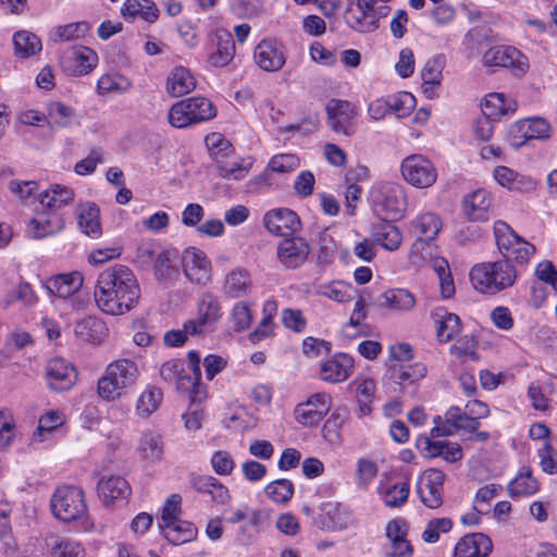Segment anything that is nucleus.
<instances>
[{"label": "nucleus", "mask_w": 557, "mask_h": 557, "mask_svg": "<svg viewBox=\"0 0 557 557\" xmlns=\"http://www.w3.org/2000/svg\"><path fill=\"white\" fill-rule=\"evenodd\" d=\"M140 294L135 273L127 265L113 264L98 274L94 297L103 313L116 317L132 311Z\"/></svg>", "instance_id": "f257e3e1"}, {"label": "nucleus", "mask_w": 557, "mask_h": 557, "mask_svg": "<svg viewBox=\"0 0 557 557\" xmlns=\"http://www.w3.org/2000/svg\"><path fill=\"white\" fill-rule=\"evenodd\" d=\"M520 277V271L508 260L475 263L469 272V280L481 295L493 297L512 288Z\"/></svg>", "instance_id": "f03ea898"}, {"label": "nucleus", "mask_w": 557, "mask_h": 557, "mask_svg": "<svg viewBox=\"0 0 557 557\" xmlns=\"http://www.w3.org/2000/svg\"><path fill=\"white\" fill-rule=\"evenodd\" d=\"M140 371L137 362L129 358L111 361L97 382L98 396L107 401H114L124 396L138 382Z\"/></svg>", "instance_id": "7ed1b4c3"}, {"label": "nucleus", "mask_w": 557, "mask_h": 557, "mask_svg": "<svg viewBox=\"0 0 557 557\" xmlns=\"http://www.w3.org/2000/svg\"><path fill=\"white\" fill-rule=\"evenodd\" d=\"M493 231L500 260H508L517 270L527 268L535 253V246L519 236L504 221H496Z\"/></svg>", "instance_id": "20e7f679"}, {"label": "nucleus", "mask_w": 557, "mask_h": 557, "mask_svg": "<svg viewBox=\"0 0 557 557\" xmlns=\"http://www.w3.org/2000/svg\"><path fill=\"white\" fill-rule=\"evenodd\" d=\"M374 214L381 220L396 221L407 209V195L404 187L394 182H382L370 191Z\"/></svg>", "instance_id": "39448f33"}, {"label": "nucleus", "mask_w": 557, "mask_h": 557, "mask_svg": "<svg viewBox=\"0 0 557 557\" xmlns=\"http://www.w3.org/2000/svg\"><path fill=\"white\" fill-rule=\"evenodd\" d=\"M51 510L54 517L64 522L79 521L87 530L88 509L84 492L73 485L59 486L51 498Z\"/></svg>", "instance_id": "423d86ee"}, {"label": "nucleus", "mask_w": 557, "mask_h": 557, "mask_svg": "<svg viewBox=\"0 0 557 557\" xmlns=\"http://www.w3.org/2000/svg\"><path fill=\"white\" fill-rule=\"evenodd\" d=\"M216 116V108L206 97L195 96L172 104L168 113L169 123L175 128H185Z\"/></svg>", "instance_id": "0eeeda50"}, {"label": "nucleus", "mask_w": 557, "mask_h": 557, "mask_svg": "<svg viewBox=\"0 0 557 557\" xmlns=\"http://www.w3.org/2000/svg\"><path fill=\"white\" fill-rule=\"evenodd\" d=\"M84 282L83 272L75 270L49 276L44 287L51 297L66 300L73 310H81L88 301L87 294L83 290Z\"/></svg>", "instance_id": "6e6552de"}, {"label": "nucleus", "mask_w": 557, "mask_h": 557, "mask_svg": "<svg viewBox=\"0 0 557 557\" xmlns=\"http://www.w3.org/2000/svg\"><path fill=\"white\" fill-rule=\"evenodd\" d=\"M400 173L407 184L419 189L433 186L438 176L434 162L422 153H412L404 158Z\"/></svg>", "instance_id": "1a4fd4ad"}, {"label": "nucleus", "mask_w": 557, "mask_h": 557, "mask_svg": "<svg viewBox=\"0 0 557 557\" xmlns=\"http://www.w3.org/2000/svg\"><path fill=\"white\" fill-rule=\"evenodd\" d=\"M197 315L188 320V326L200 336L213 333L223 317L222 305L212 292H203L197 299Z\"/></svg>", "instance_id": "9d476101"}, {"label": "nucleus", "mask_w": 557, "mask_h": 557, "mask_svg": "<svg viewBox=\"0 0 557 557\" xmlns=\"http://www.w3.org/2000/svg\"><path fill=\"white\" fill-rule=\"evenodd\" d=\"M485 66H499L508 69L515 76H524L529 69V58L512 46H495L486 50L482 58Z\"/></svg>", "instance_id": "9b49d317"}, {"label": "nucleus", "mask_w": 557, "mask_h": 557, "mask_svg": "<svg viewBox=\"0 0 557 557\" xmlns=\"http://www.w3.org/2000/svg\"><path fill=\"white\" fill-rule=\"evenodd\" d=\"M332 397L325 392L314 393L299 403L294 410L295 420L302 426H315L330 412Z\"/></svg>", "instance_id": "f8f14e48"}, {"label": "nucleus", "mask_w": 557, "mask_h": 557, "mask_svg": "<svg viewBox=\"0 0 557 557\" xmlns=\"http://www.w3.org/2000/svg\"><path fill=\"white\" fill-rule=\"evenodd\" d=\"M310 252L311 246L306 238L292 236L277 244L276 259L283 269L296 270L307 262Z\"/></svg>", "instance_id": "ddd939ff"}, {"label": "nucleus", "mask_w": 557, "mask_h": 557, "mask_svg": "<svg viewBox=\"0 0 557 557\" xmlns=\"http://www.w3.org/2000/svg\"><path fill=\"white\" fill-rule=\"evenodd\" d=\"M552 135L549 122L543 117H527L517 121L509 132L511 146L519 148L529 140H546Z\"/></svg>", "instance_id": "4468645a"}, {"label": "nucleus", "mask_w": 557, "mask_h": 557, "mask_svg": "<svg viewBox=\"0 0 557 557\" xmlns=\"http://www.w3.org/2000/svg\"><path fill=\"white\" fill-rule=\"evenodd\" d=\"M445 478V473L435 468L426 469L419 476L417 493L426 507L435 509L442 505Z\"/></svg>", "instance_id": "2eb2a0df"}, {"label": "nucleus", "mask_w": 557, "mask_h": 557, "mask_svg": "<svg viewBox=\"0 0 557 557\" xmlns=\"http://www.w3.org/2000/svg\"><path fill=\"white\" fill-rule=\"evenodd\" d=\"M387 543L383 547L384 557H412L413 547L407 539L408 525L404 519L391 520L385 528Z\"/></svg>", "instance_id": "dca6fc26"}, {"label": "nucleus", "mask_w": 557, "mask_h": 557, "mask_svg": "<svg viewBox=\"0 0 557 557\" xmlns=\"http://www.w3.org/2000/svg\"><path fill=\"white\" fill-rule=\"evenodd\" d=\"M182 261L184 274L191 283L206 285L211 281L212 263L203 250L188 247L183 252Z\"/></svg>", "instance_id": "f3484780"}, {"label": "nucleus", "mask_w": 557, "mask_h": 557, "mask_svg": "<svg viewBox=\"0 0 557 557\" xmlns=\"http://www.w3.org/2000/svg\"><path fill=\"white\" fill-rule=\"evenodd\" d=\"M98 54L90 48L79 46L66 50L61 57L62 70L71 76L90 73L98 64Z\"/></svg>", "instance_id": "a211bd4d"}, {"label": "nucleus", "mask_w": 557, "mask_h": 557, "mask_svg": "<svg viewBox=\"0 0 557 557\" xmlns=\"http://www.w3.org/2000/svg\"><path fill=\"white\" fill-rule=\"evenodd\" d=\"M263 224L269 233L284 238L295 236L301 228L299 216L288 208L268 211L263 216Z\"/></svg>", "instance_id": "6ab92c4d"}, {"label": "nucleus", "mask_w": 557, "mask_h": 557, "mask_svg": "<svg viewBox=\"0 0 557 557\" xmlns=\"http://www.w3.org/2000/svg\"><path fill=\"white\" fill-rule=\"evenodd\" d=\"M329 123L333 131L350 136L355 132L358 111L346 100L332 99L326 106Z\"/></svg>", "instance_id": "aec40b11"}, {"label": "nucleus", "mask_w": 557, "mask_h": 557, "mask_svg": "<svg viewBox=\"0 0 557 557\" xmlns=\"http://www.w3.org/2000/svg\"><path fill=\"white\" fill-rule=\"evenodd\" d=\"M493 202V195L488 190L478 188L463 196L461 211L472 222H485L492 215Z\"/></svg>", "instance_id": "412c9836"}, {"label": "nucleus", "mask_w": 557, "mask_h": 557, "mask_svg": "<svg viewBox=\"0 0 557 557\" xmlns=\"http://www.w3.org/2000/svg\"><path fill=\"white\" fill-rule=\"evenodd\" d=\"M189 484L195 492L208 496L215 505L225 506L232 500L230 488L211 474L193 473L189 476Z\"/></svg>", "instance_id": "4be33fe9"}, {"label": "nucleus", "mask_w": 557, "mask_h": 557, "mask_svg": "<svg viewBox=\"0 0 557 557\" xmlns=\"http://www.w3.org/2000/svg\"><path fill=\"white\" fill-rule=\"evenodd\" d=\"M46 380L51 389L69 391L77 381V371L70 361L59 357L52 358L46 366Z\"/></svg>", "instance_id": "5701e85b"}, {"label": "nucleus", "mask_w": 557, "mask_h": 557, "mask_svg": "<svg viewBox=\"0 0 557 557\" xmlns=\"http://www.w3.org/2000/svg\"><path fill=\"white\" fill-rule=\"evenodd\" d=\"M253 60L261 70L276 72L286 62L284 47L275 39H263L253 50Z\"/></svg>", "instance_id": "b1692460"}, {"label": "nucleus", "mask_w": 557, "mask_h": 557, "mask_svg": "<svg viewBox=\"0 0 557 557\" xmlns=\"http://www.w3.org/2000/svg\"><path fill=\"white\" fill-rule=\"evenodd\" d=\"M417 447L429 459L442 457L447 462H457L463 456L458 443L447 440H432L428 435L420 436L417 440Z\"/></svg>", "instance_id": "393cba45"}, {"label": "nucleus", "mask_w": 557, "mask_h": 557, "mask_svg": "<svg viewBox=\"0 0 557 557\" xmlns=\"http://www.w3.org/2000/svg\"><path fill=\"white\" fill-rule=\"evenodd\" d=\"M347 24L359 33H370L377 28V15L374 3L358 1L352 3L345 15Z\"/></svg>", "instance_id": "a878e982"}, {"label": "nucleus", "mask_w": 557, "mask_h": 557, "mask_svg": "<svg viewBox=\"0 0 557 557\" xmlns=\"http://www.w3.org/2000/svg\"><path fill=\"white\" fill-rule=\"evenodd\" d=\"M160 376L164 382L174 384L177 391L188 394L193 403V393L196 387L190 374L186 371L184 360L171 359L163 362L160 367Z\"/></svg>", "instance_id": "bb28decb"}, {"label": "nucleus", "mask_w": 557, "mask_h": 557, "mask_svg": "<svg viewBox=\"0 0 557 557\" xmlns=\"http://www.w3.org/2000/svg\"><path fill=\"white\" fill-rule=\"evenodd\" d=\"M355 361L348 354L339 352L323 361L320 368L322 381L336 384L346 381L352 373Z\"/></svg>", "instance_id": "cd10ccee"}, {"label": "nucleus", "mask_w": 557, "mask_h": 557, "mask_svg": "<svg viewBox=\"0 0 557 557\" xmlns=\"http://www.w3.org/2000/svg\"><path fill=\"white\" fill-rule=\"evenodd\" d=\"M75 191L63 184H51L38 194V201L42 211L58 213L59 210L74 202Z\"/></svg>", "instance_id": "c85d7f7f"}, {"label": "nucleus", "mask_w": 557, "mask_h": 557, "mask_svg": "<svg viewBox=\"0 0 557 557\" xmlns=\"http://www.w3.org/2000/svg\"><path fill=\"white\" fill-rule=\"evenodd\" d=\"M216 49L208 54V65L212 67H224L228 65L236 52L235 42L230 30L223 27H218L212 33Z\"/></svg>", "instance_id": "c756f323"}, {"label": "nucleus", "mask_w": 557, "mask_h": 557, "mask_svg": "<svg viewBox=\"0 0 557 557\" xmlns=\"http://www.w3.org/2000/svg\"><path fill=\"white\" fill-rule=\"evenodd\" d=\"M64 220L58 213L42 211L41 214L28 220L25 232L34 239L57 235L64 228Z\"/></svg>", "instance_id": "7c9ffc66"}, {"label": "nucleus", "mask_w": 557, "mask_h": 557, "mask_svg": "<svg viewBox=\"0 0 557 557\" xmlns=\"http://www.w3.org/2000/svg\"><path fill=\"white\" fill-rule=\"evenodd\" d=\"M493 177L499 186L511 191L530 193L537 187L535 178L520 174L505 165L496 166L493 171Z\"/></svg>", "instance_id": "2f4dec72"}, {"label": "nucleus", "mask_w": 557, "mask_h": 557, "mask_svg": "<svg viewBox=\"0 0 557 557\" xmlns=\"http://www.w3.org/2000/svg\"><path fill=\"white\" fill-rule=\"evenodd\" d=\"M65 414L61 410H50L44 413L38 420L37 430L34 432L32 442L34 444L52 445L55 442V435L65 423Z\"/></svg>", "instance_id": "473e14b6"}, {"label": "nucleus", "mask_w": 557, "mask_h": 557, "mask_svg": "<svg viewBox=\"0 0 557 557\" xmlns=\"http://www.w3.org/2000/svg\"><path fill=\"white\" fill-rule=\"evenodd\" d=\"M136 455L146 465H154L163 459L164 443L162 435L154 431H144L136 445Z\"/></svg>", "instance_id": "72a5a7b5"}, {"label": "nucleus", "mask_w": 557, "mask_h": 557, "mask_svg": "<svg viewBox=\"0 0 557 557\" xmlns=\"http://www.w3.org/2000/svg\"><path fill=\"white\" fill-rule=\"evenodd\" d=\"M493 549L490 536L472 533L461 537L454 549V557H487Z\"/></svg>", "instance_id": "f704fd0d"}, {"label": "nucleus", "mask_w": 557, "mask_h": 557, "mask_svg": "<svg viewBox=\"0 0 557 557\" xmlns=\"http://www.w3.org/2000/svg\"><path fill=\"white\" fill-rule=\"evenodd\" d=\"M77 224L86 236L99 238L102 235L99 206L92 201L81 202L77 206Z\"/></svg>", "instance_id": "c9c22d12"}, {"label": "nucleus", "mask_w": 557, "mask_h": 557, "mask_svg": "<svg viewBox=\"0 0 557 557\" xmlns=\"http://www.w3.org/2000/svg\"><path fill=\"white\" fill-rule=\"evenodd\" d=\"M349 388L354 392L358 404V416H369L372 412V404L375 398L374 380L366 375H358L349 383Z\"/></svg>", "instance_id": "e433bc0d"}, {"label": "nucleus", "mask_w": 557, "mask_h": 557, "mask_svg": "<svg viewBox=\"0 0 557 557\" xmlns=\"http://www.w3.org/2000/svg\"><path fill=\"white\" fill-rule=\"evenodd\" d=\"M252 280L248 270L237 268L230 271L223 281L222 293L227 298H242L250 294Z\"/></svg>", "instance_id": "4c0bfd02"}, {"label": "nucleus", "mask_w": 557, "mask_h": 557, "mask_svg": "<svg viewBox=\"0 0 557 557\" xmlns=\"http://www.w3.org/2000/svg\"><path fill=\"white\" fill-rule=\"evenodd\" d=\"M196 88V78L188 67L183 65L174 66L165 82V90L171 97H182Z\"/></svg>", "instance_id": "58836bf2"}, {"label": "nucleus", "mask_w": 557, "mask_h": 557, "mask_svg": "<svg viewBox=\"0 0 557 557\" xmlns=\"http://www.w3.org/2000/svg\"><path fill=\"white\" fill-rule=\"evenodd\" d=\"M371 238L375 245L387 251H396L403 244L400 228L388 220H382V222L372 225Z\"/></svg>", "instance_id": "ea45409f"}, {"label": "nucleus", "mask_w": 557, "mask_h": 557, "mask_svg": "<svg viewBox=\"0 0 557 557\" xmlns=\"http://www.w3.org/2000/svg\"><path fill=\"white\" fill-rule=\"evenodd\" d=\"M418 240L433 243L443 228L442 218L432 211L420 212L411 222Z\"/></svg>", "instance_id": "a19ab883"}, {"label": "nucleus", "mask_w": 557, "mask_h": 557, "mask_svg": "<svg viewBox=\"0 0 557 557\" xmlns=\"http://www.w3.org/2000/svg\"><path fill=\"white\" fill-rule=\"evenodd\" d=\"M517 109V100L503 92H491L486 95L482 103L483 114L493 120H499L505 115H512Z\"/></svg>", "instance_id": "79ce46f5"}, {"label": "nucleus", "mask_w": 557, "mask_h": 557, "mask_svg": "<svg viewBox=\"0 0 557 557\" xmlns=\"http://www.w3.org/2000/svg\"><path fill=\"white\" fill-rule=\"evenodd\" d=\"M75 335L92 345L101 344L108 336L109 330L107 324L97 317H86L75 324Z\"/></svg>", "instance_id": "37998d69"}, {"label": "nucleus", "mask_w": 557, "mask_h": 557, "mask_svg": "<svg viewBox=\"0 0 557 557\" xmlns=\"http://www.w3.org/2000/svg\"><path fill=\"white\" fill-rule=\"evenodd\" d=\"M98 494L104 505H111L114 500L125 499L131 492L127 481L120 475L103 476L98 482Z\"/></svg>", "instance_id": "c03bdc74"}, {"label": "nucleus", "mask_w": 557, "mask_h": 557, "mask_svg": "<svg viewBox=\"0 0 557 557\" xmlns=\"http://www.w3.org/2000/svg\"><path fill=\"white\" fill-rule=\"evenodd\" d=\"M436 324V335L440 342L448 343L456 338L461 332L460 318L444 308H437L433 312Z\"/></svg>", "instance_id": "a18cd8bd"}, {"label": "nucleus", "mask_w": 557, "mask_h": 557, "mask_svg": "<svg viewBox=\"0 0 557 557\" xmlns=\"http://www.w3.org/2000/svg\"><path fill=\"white\" fill-rule=\"evenodd\" d=\"M380 306L396 312H409L417 304L416 296L406 288H389L380 296Z\"/></svg>", "instance_id": "49530a36"}, {"label": "nucleus", "mask_w": 557, "mask_h": 557, "mask_svg": "<svg viewBox=\"0 0 557 557\" xmlns=\"http://www.w3.org/2000/svg\"><path fill=\"white\" fill-rule=\"evenodd\" d=\"M158 8L151 0H125L121 8V15L127 22L141 18L145 22L153 23L158 18Z\"/></svg>", "instance_id": "de8ad7c7"}, {"label": "nucleus", "mask_w": 557, "mask_h": 557, "mask_svg": "<svg viewBox=\"0 0 557 557\" xmlns=\"http://www.w3.org/2000/svg\"><path fill=\"white\" fill-rule=\"evenodd\" d=\"M132 81L119 71L103 73L97 81L96 91L99 96L122 95L132 88Z\"/></svg>", "instance_id": "09e8293b"}, {"label": "nucleus", "mask_w": 557, "mask_h": 557, "mask_svg": "<svg viewBox=\"0 0 557 557\" xmlns=\"http://www.w3.org/2000/svg\"><path fill=\"white\" fill-rule=\"evenodd\" d=\"M161 533L173 545H182L191 542L197 536V528L190 521L176 520L169 524H159Z\"/></svg>", "instance_id": "8fccbe9b"}, {"label": "nucleus", "mask_w": 557, "mask_h": 557, "mask_svg": "<svg viewBox=\"0 0 557 557\" xmlns=\"http://www.w3.org/2000/svg\"><path fill=\"white\" fill-rule=\"evenodd\" d=\"M540 488L537 480L529 466L519 469L516 476L508 484V494L510 497H529L534 495Z\"/></svg>", "instance_id": "3c124183"}, {"label": "nucleus", "mask_w": 557, "mask_h": 557, "mask_svg": "<svg viewBox=\"0 0 557 557\" xmlns=\"http://www.w3.org/2000/svg\"><path fill=\"white\" fill-rule=\"evenodd\" d=\"M205 143L210 159L215 163L216 168L235 157L233 145L221 133L213 132L208 134Z\"/></svg>", "instance_id": "603ef678"}, {"label": "nucleus", "mask_w": 557, "mask_h": 557, "mask_svg": "<svg viewBox=\"0 0 557 557\" xmlns=\"http://www.w3.org/2000/svg\"><path fill=\"white\" fill-rule=\"evenodd\" d=\"M377 493L383 503L391 508H399L408 500L410 485L408 482L381 483Z\"/></svg>", "instance_id": "864d4df0"}, {"label": "nucleus", "mask_w": 557, "mask_h": 557, "mask_svg": "<svg viewBox=\"0 0 557 557\" xmlns=\"http://www.w3.org/2000/svg\"><path fill=\"white\" fill-rule=\"evenodd\" d=\"M253 163L255 158L251 156L233 158L216 168L218 175L227 181H242L249 174Z\"/></svg>", "instance_id": "5fc2aeb1"}, {"label": "nucleus", "mask_w": 557, "mask_h": 557, "mask_svg": "<svg viewBox=\"0 0 557 557\" xmlns=\"http://www.w3.org/2000/svg\"><path fill=\"white\" fill-rule=\"evenodd\" d=\"M355 288L344 281H332L317 286L315 294L338 304H345L354 298Z\"/></svg>", "instance_id": "6e6d98bb"}, {"label": "nucleus", "mask_w": 557, "mask_h": 557, "mask_svg": "<svg viewBox=\"0 0 557 557\" xmlns=\"http://www.w3.org/2000/svg\"><path fill=\"white\" fill-rule=\"evenodd\" d=\"M163 400V393L160 387L148 384L139 394L136 401V413L139 417H150L159 409Z\"/></svg>", "instance_id": "4d7b16f0"}, {"label": "nucleus", "mask_w": 557, "mask_h": 557, "mask_svg": "<svg viewBox=\"0 0 557 557\" xmlns=\"http://www.w3.org/2000/svg\"><path fill=\"white\" fill-rule=\"evenodd\" d=\"M15 55L18 58H29L42 50L40 38L32 32L18 30L13 36Z\"/></svg>", "instance_id": "13d9d810"}, {"label": "nucleus", "mask_w": 557, "mask_h": 557, "mask_svg": "<svg viewBox=\"0 0 557 557\" xmlns=\"http://www.w3.org/2000/svg\"><path fill=\"white\" fill-rule=\"evenodd\" d=\"M76 116L75 109L62 101H51L47 106V117L51 125L65 128L73 124Z\"/></svg>", "instance_id": "bf43d9fd"}, {"label": "nucleus", "mask_w": 557, "mask_h": 557, "mask_svg": "<svg viewBox=\"0 0 557 557\" xmlns=\"http://www.w3.org/2000/svg\"><path fill=\"white\" fill-rule=\"evenodd\" d=\"M388 100L389 113L397 119H404L410 115L416 108V97L408 91H397L386 95Z\"/></svg>", "instance_id": "052dcab7"}, {"label": "nucleus", "mask_w": 557, "mask_h": 557, "mask_svg": "<svg viewBox=\"0 0 557 557\" xmlns=\"http://www.w3.org/2000/svg\"><path fill=\"white\" fill-rule=\"evenodd\" d=\"M52 557H84L82 544L71 537L57 536L48 544Z\"/></svg>", "instance_id": "680f3d73"}, {"label": "nucleus", "mask_w": 557, "mask_h": 557, "mask_svg": "<svg viewBox=\"0 0 557 557\" xmlns=\"http://www.w3.org/2000/svg\"><path fill=\"white\" fill-rule=\"evenodd\" d=\"M90 27L86 22H73L59 25L50 32V39L53 42H62L83 38Z\"/></svg>", "instance_id": "e2e57ef3"}, {"label": "nucleus", "mask_w": 557, "mask_h": 557, "mask_svg": "<svg viewBox=\"0 0 557 557\" xmlns=\"http://www.w3.org/2000/svg\"><path fill=\"white\" fill-rule=\"evenodd\" d=\"M301 165L300 158L296 153H277L268 162L265 173L289 174Z\"/></svg>", "instance_id": "0e129e2a"}, {"label": "nucleus", "mask_w": 557, "mask_h": 557, "mask_svg": "<svg viewBox=\"0 0 557 557\" xmlns=\"http://www.w3.org/2000/svg\"><path fill=\"white\" fill-rule=\"evenodd\" d=\"M187 359L189 371L191 372L190 379L196 387L193 393V404H201L207 398V391L206 386L201 383L200 354L196 350H190L187 354Z\"/></svg>", "instance_id": "69168bd1"}, {"label": "nucleus", "mask_w": 557, "mask_h": 557, "mask_svg": "<svg viewBox=\"0 0 557 557\" xmlns=\"http://www.w3.org/2000/svg\"><path fill=\"white\" fill-rule=\"evenodd\" d=\"M445 418L447 423L453 425L456 431L462 430L466 432H475L481 423L470 419L467 410H462L458 406H451L446 412Z\"/></svg>", "instance_id": "338daca9"}, {"label": "nucleus", "mask_w": 557, "mask_h": 557, "mask_svg": "<svg viewBox=\"0 0 557 557\" xmlns=\"http://www.w3.org/2000/svg\"><path fill=\"white\" fill-rule=\"evenodd\" d=\"M264 493L274 503L284 504L293 497L294 484L288 479H278L270 482L265 486Z\"/></svg>", "instance_id": "774afa93"}]
</instances>
